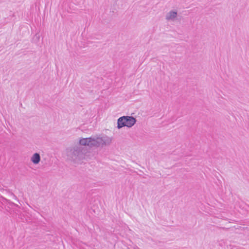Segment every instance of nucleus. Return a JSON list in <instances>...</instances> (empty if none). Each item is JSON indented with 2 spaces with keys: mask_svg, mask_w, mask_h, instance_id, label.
<instances>
[{
  "mask_svg": "<svg viewBox=\"0 0 249 249\" xmlns=\"http://www.w3.org/2000/svg\"><path fill=\"white\" fill-rule=\"evenodd\" d=\"M112 142V138L106 135H97L86 138H81L79 143L81 145L89 147L98 148L109 145Z\"/></svg>",
  "mask_w": 249,
  "mask_h": 249,
  "instance_id": "1",
  "label": "nucleus"
},
{
  "mask_svg": "<svg viewBox=\"0 0 249 249\" xmlns=\"http://www.w3.org/2000/svg\"><path fill=\"white\" fill-rule=\"evenodd\" d=\"M85 155V149L78 146L68 149L67 150V155L68 158L75 161H78L84 159Z\"/></svg>",
  "mask_w": 249,
  "mask_h": 249,
  "instance_id": "2",
  "label": "nucleus"
},
{
  "mask_svg": "<svg viewBox=\"0 0 249 249\" xmlns=\"http://www.w3.org/2000/svg\"><path fill=\"white\" fill-rule=\"evenodd\" d=\"M136 122V119L133 116H124L117 120V128L120 129L124 126L132 127Z\"/></svg>",
  "mask_w": 249,
  "mask_h": 249,
  "instance_id": "3",
  "label": "nucleus"
},
{
  "mask_svg": "<svg viewBox=\"0 0 249 249\" xmlns=\"http://www.w3.org/2000/svg\"><path fill=\"white\" fill-rule=\"evenodd\" d=\"M178 13L176 10H171L167 13L165 19L168 21H175L177 17Z\"/></svg>",
  "mask_w": 249,
  "mask_h": 249,
  "instance_id": "4",
  "label": "nucleus"
},
{
  "mask_svg": "<svg viewBox=\"0 0 249 249\" xmlns=\"http://www.w3.org/2000/svg\"><path fill=\"white\" fill-rule=\"evenodd\" d=\"M30 160L34 164H38L41 160L39 154L35 153L31 156Z\"/></svg>",
  "mask_w": 249,
  "mask_h": 249,
  "instance_id": "5",
  "label": "nucleus"
}]
</instances>
